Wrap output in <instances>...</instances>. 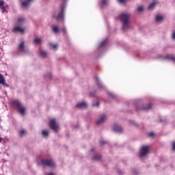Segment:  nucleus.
<instances>
[{"label":"nucleus","instance_id":"f8f14e48","mask_svg":"<svg viewBox=\"0 0 175 175\" xmlns=\"http://www.w3.org/2000/svg\"><path fill=\"white\" fill-rule=\"evenodd\" d=\"M8 9H9V6L5 4V1H1V13L8 14Z\"/></svg>","mask_w":175,"mask_h":175},{"label":"nucleus","instance_id":"f257e3e1","mask_svg":"<svg viewBox=\"0 0 175 175\" xmlns=\"http://www.w3.org/2000/svg\"><path fill=\"white\" fill-rule=\"evenodd\" d=\"M129 17H131V14L129 13L124 12L120 15V19L122 23L123 31H128V29L131 28V25H129Z\"/></svg>","mask_w":175,"mask_h":175},{"label":"nucleus","instance_id":"c85d7f7f","mask_svg":"<svg viewBox=\"0 0 175 175\" xmlns=\"http://www.w3.org/2000/svg\"><path fill=\"white\" fill-rule=\"evenodd\" d=\"M106 43H107V40H103L100 44H99V46L100 47H103V46H105V44H106Z\"/></svg>","mask_w":175,"mask_h":175},{"label":"nucleus","instance_id":"7c9ffc66","mask_svg":"<svg viewBox=\"0 0 175 175\" xmlns=\"http://www.w3.org/2000/svg\"><path fill=\"white\" fill-rule=\"evenodd\" d=\"M92 106H93L94 107H99V102L97 101V102L93 103V104H92Z\"/></svg>","mask_w":175,"mask_h":175},{"label":"nucleus","instance_id":"4468645a","mask_svg":"<svg viewBox=\"0 0 175 175\" xmlns=\"http://www.w3.org/2000/svg\"><path fill=\"white\" fill-rule=\"evenodd\" d=\"M88 106V104H87V102L85 101H81L77 104L76 107L77 109H85Z\"/></svg>","mask_w":175,"mask_h":175},{"label":"nucleus","instance_id":"79ce46f5","mask_svg":"<svg viewBox=\"0 0 175 175\" xmlns=\"http://www.w3.org/2000/svg\"><path fill=\"white\" fill-rule=\"evenodd\" d=\"M5 92V94H6V92Z\"/></svg>","mask_w":175,"mask_h":175},{"label":"nucleus","instance_id":"a878e982","mask_svg":"<svg viewBox=\"0 0 175 175\" xmlns=\"http://www.w3.org/2000/svg\"><path fill=\"white\" fill-rule=\"evenodd\" d=\"M163 59H170V61H173V62L175 63V57H174L167 55L165 57H164Z\"/></svg>","mask_w":175,"mask_h":175},{"label":"nucleus","instance_id":"f3484780","mask_svg":"<svg viewBox=\"0 0 175 175\" xmlns=\"http://www.w3.org/2000/svg\"><path fill=\"white\" fill-rule=\"evenodd\" d=\"M96 80L97 81V85L99 90H103V88H105V85H103V84L100 81V79H99V77H96Z\"/></svg>","mask_w":175,"mask_h":175},{"label":"nucleus","instance_id":"c756f323","mask_svg":"<svg viewBox=\"0 0 175 175\" xmlns=\"http://www.w3.org/2000/svg\"><path fill=\"white\" fill-rule=\"evenodd\" d=\"M45 77L46 79H49V80H51V77H52L51 73H50V72L46 73L45 75Z\"/></svg>","mask_w":175,"mask_h":175},{"label":"nucleus","instance_id":"1a4fd4ad","mask_svg":"<svg viewBox=\"0 0 175 175\" xmlns=\"http://www.w3.org/2000/svg\"><path fill=\"white\" fill-rule=\"evenodd\" d=\"M49 126L51 129L54 131V132H58L59 131V126L58 125V122L55 119H51L49 122Z\"/></svg>","mask_w":175,"mask_h":175},{"label":"nucleus","instance_id":"f704fd0d","mask_svg":"<svg viewBox=\"0 0 175 175\" xmlns=\"http://www.w3.org/2000/svg\"><path fill=\"white\" fill-rule=\"evenodd\" d=\"M62 31L64 35H66V29L65 27H63V29H62Z\"/></svg>","mask_w":175,"mask_h":175},{"label":"nucleus","instance_id":"ddd939ff","mask_svg":"<svg viewBox=\"0 0 175 175\" xmlns=\"http://www.w3.org/2000/svg\"><path fill=\"white\" fill-rule=\"evenodd\" d=\"M23 8H28L30 3L34 2L35 0H20Z\"/></svg>","mask_w":175,"mask_h":175},{"label":"nucleus","instance_id":"0eeeda50","mask_svg":"<svg viewBox=\"0 0 175 175\" xmlns=\"http://www.w3.org/2000/svg\"><path fill=\"white\" fill-rule=\"evenodd\" d=\"M150 152V146H142L139 150V158H146Z\"/></svg>","mask_w":175,"mask_h":175},{"label":"nucleus","instance_id":"ea45409f","mask_svg":"<svg viewBox=\"0 0 175 175\" xmlns=\"http://www.w3.org/2000/svg\"><path fill=\"white\" fill-rule=\"evenodd\" d=\"M75 129L79 128V125L75 126Z\"/></svg>","mask_w":175,"mask_h":175},{"label":"nucleus","instance_id":"58836bf2","mask_svg":"<svg viewBox=\"0 0 175 175\" xmlns=\"http://www.w3.org/2000/svg\"><path fill=\"white\" fill-rule=\"evenodd\" d=\"M90 151H95V148H92Z\"/></svg>","mask_w":175,"mask_h":175},{"label":"nucleus","instance_id":"4be33fe9","mask_svg":"<svg viewBox=\"0 0 175 175\" xmlns=\"http://www.w3.org/2000/svg\"><path fill=\"white\" fill-rule=\"evenodd\" d=\"M102 159V156L100 154H96L92 158L93 161H95V162H98V161H100Z\"/></svg>","mask_w":175,"mask_h":175},{"label":"nucleus","instance_id":"cd10ccee","mask_svg":"<svg viewBox=\"0 0 175 175\" xmlns=\"http://www.w3.org/2000/svg\"><path fill=\"white\" fill-rule=\"evenodd\" d=\"M49 46H51L52 47V49H53L54 50H57V49H58V44H57L51 43V44H49Z\"/></svg>","mask_w":175,"mask_h":175},{"label":"nucleus","instance_id":"a19ab883","mask_svg":"<svg viewBox=\"0 0 175 175\" xmlns=\"http://www.w3.org/2000/svg\"><path fill=\"white\" fill-rule=\"evenodd\" d=\"M0 143H1V138H0Z\"/></svg>","mask_w":175,"mask_h":175},{"label":"nucleus","instance_id":"473e14b6","mask_svg":"<svg viewBox=\"0 0 175 175\" xmlns=\"http://www.w3.org/2000/svg\"><path fill=\"white\" fill-rule=\"evenodd\" d=\"M172 39L173 40H175V30L173 31V33L172 34Z\"/></svg>","mask_w":175,"mask_h":175},{"label":"nucleus","instance_id":"7ed1b4c3","mask_svg":"<svg viewBox=\"0 0 175 175\" xmlns=\"http://www.w3.org/2000/svg\"><path fill=\"white\" fill-rule=\"evenodd\" d=\"M65 9H66V0H61L60 12L57 16L53 15V18H55V20L57 21L62 20V21H64V14L65 13Z\"/></svg>","mask_w":175,"mask_h":175},{"label":"nucleus","instance_id":"c9c22d12","mask_svg":"<svg viewBox=\"0 0 175 175\" xmlns=\"http://www.w3.org/2000/svg\"><path fill=\"white\" fill-rule=\"evenodd\" d=\"M120 3H124L126 0H118Z\"/></svg>","mask_w":175,"mask_h":175},{"label":"nucleus","instance_id":"2f4dec72","mask_svg":"<svg viewBox=\"0 0 175 175\" xmlns=\"http://www.w3.org/2000/svg\"><path fill=\"white\" fill-rule=\"evenodd\" d=\"M109 96H110L111 98H116V94H113V93H109L108 94Z\"/></svg>","mask_w":175,"mask_h":175},{"label":"nucleus","instance_id":"f03ea898","mask_svg":"<svg viewBox=\"0 0 175 175\" xmlns=\"http://www.w3.org/2000/svg\"><path fill=\"white\" fill-rule=\"evenodd\" d=\"M25 23V18L23 17L18 18V21L15 24V27L13 29L14 32H20V33H25L27 28L23 27V24Z\"/></svg>","mask_w":175,"mask_h":175},{"label":"nucleus","instance_id":"5701e85b","mask_svg":"<svg viewBox=\"0 0 175 175\" xmlns=\"http://www.w3.org/2000/svg\"><path fill=\"white\" fill-rule=\"evenodd\" d=\"M49 130H43L42 131V135L43 136V137H49Z\"/></svg>","mask_w":175,"mask_h":175},{"label":"nucleus","instance_id":"72a5a7b5","mask_svg":"<svg viewBox=\"0 0 175 175\" xmlns=\"http://www.w3.org/2000/svg\"><path fill=\"white\" fill-rule=\"evenodd\" d=\"M155 133L154 132H150L148 133V136H150V137H152V136H154Z\"/></svg>","mask_w":175,"mask_h":175},{"label":"nucleus","instance_id":"aec40b11","mask_svg":"<svg viewBox=\"0 0 175 175\" xmlns=\"http://www.w3.org/2000/svg\"><path fill=\"white\" fill-rule=\"evenodd\" d=\"M163 15H157L155 17V20L157 23H161L163 21Z\"/></svg>","mask_w":175,"mask_h":175},{"label":"nucleus","instance_id":"e433bc0d","mask_svg":"<svg viewBox=\"0 0 175 175\" xmlns=\"http://www.w3.org/2000/svg\"><path fill=\"white\" fill-rule=\"evenodd\" d=\"M172 150H175V142H172Z\"/></svg>","mask_w":175,"mask_h":175},{"label":"nucleus","instance_id":"bb28decb","mask_svg":"<svg viewBox=\"0 0 175 175\" xmlns=\"http://www.w3.org/2000/svg\"><path fill=\"white\" fill-rule=\"evenodd\" d=\"M53 31L55 33H58V32H59V28L58 27V26H54L53 27Z\"/></svg>","mask_w":175,"mask_h":175},{"label":"nucleus","instance_id":"9d476101","mask_svg":"<svg viewBox=\"0 0 175 175\" xmlns=\"http://www.w3.org/2000/svg\"><path fill=\"white\" fill-rule=\"evenodd\" d=\"M106 121H107V116L105 114L100 115L96 121V125H103Z\"/></svg>","mask_w":175,"mask_h":175},{"label":"nucleus","instance_id":"39448f33","mask_svg":"<svg viewBox=\"0 0 175 175\" xmlns=\"http://www.w3.org/2000/svg\"><path fill=\"white\" fill-rule=\"evenodd\" d=\"M137 110H150L152 108V104H149L144 106L140 103V100H135L134 101Z\"/></svg>","mask_w":175,"mask_h":175},{"label":"nucleus","instance_id":"6ab92c4d","mask_svg":"<svg viewBox=\"0 0 175 175\" xmlns=\"http://www.w3.org/2000/svg\"><path fill=\"white\" fill-rule=\"evenodd\" d=\"M109 5V0H102L100 3V7L103 8Z\"/></svg>","mask_w":175,"mask_h":175},{"label":"nucleus","instance_id":"20e7f679","mask_svg":"<svg viewBox=\"0 0 175 175\" xmlns=\"http://www.w3.org/2000/svg\"><path fill=\"white\" fill-rule=\"evenodd\" d=\"M18 51H19L21 54H23V55H29V54H31V51L28 49L25 41H21L18 44Z\"/></svg>","mask_w":175,"mask_h":175},{"label":"nucleus","instance_id":"412c9836","mask_svg":"<svg viewBox=\"0 0 175 175\" xmlns=\"http://www.w3.org/2000/svg\"><path fill=\"white\" fill-rule=\"evenodd\" d=\"M1 85H3V87H9V85L6 83V81L5 80V77H3L2 75H1Z\"/></svg>","mask_w":175,"mask_h":175},{"label":"nucleus","instance_id":"4c0bfd02","mask_svg":"<svg viewBox=\"0 0 175 175\" xmlns=\"http://www.w3.org/2000/svg\"><path fill=\"white\" fill-rule=\"evenodd\" d=\"M103 144H106V142H105V141H101V142H100V145H101V146H103Z\"/></svg>","mask_w":175,"mask_h":175},{"label":"nucleus","instance_id":"2eb2a0df","mask_svg":"<svg viewBox=\"0 0 175 175\" xmlns=\"http://www.w3.org/2000/svg\"><path fill=\"white\" fill-rule=\"evenodd\" d=\"M113 131L117 132L118 133H122L124 132V129L119 124H115L113 126Z\"/></svg>","mask_w":175,"mask_h":175},{"label":"nucleus","instance_id":"9b49d317","mask_svg":"<svg viewBox=\"0 0 175 175\" xmlns=\"http://www.w3.org/2000/svg\"><path fill=\"white\" fill-rule=\"evenodd\" d=\"M38 55L41 58H47V57H49V53H47L46 50L40 48L38 49Z\"/></svg>","mask_w":175,"mask_h":175},{"label":"nucleus","instance_id":"dca6fc26","mask_svg":"<svg viewBox=\"0 0 175 175\" xmlns=\"http://www.w3.org/2000/svg\"><path fill=\"white\" fill-rule=\"evenodd\" d=\"M144 12V7L143 5H138L135 9V13L142 14Z\"/></svg>","mask_w":175,"mask_h":175},{"label":"nucleus","instance_id":"423d86ee","mask_svg":"<svg viewBox=\"0 0 175 175\" xmlns=\"http://www.w3.org/2000/svg\"><path fill=\"white\" fill-rule=\"evenodd\" d=\"M12 105L13 106L16 107V109H18L21 116H24V114H25L26 109L25 107H23V104H21L19 100H14L12 102Z\"/></svg>","mask_w":175,"mask_h":175},{"label":"nucleus","instance_id":"b1692460","mask_svg":"<svg viewBox=\"0 0 175 175\" xmlns=\"http://www.w3.org/2000/svg\"><path fill=\"white\" fill-rule=\"evenodd\" d=\"M27 135V131L23 129L19 131L20 137H23V136H25Z\"/></svg>","mask_w":175,"mask_h":175},{"label":"nucleus","instance_id":"6e6552de","mask_svg":"<svg viewBox=\"0 0 175 175\" xmlns=\"http://www.w3.org/2000/svg\"><path fill=\"white\" fill-rule=\"evenodd\" d=\"M42 166H48L49 167H55V162L51 159H44L40 162Z\"/></svg>","mask_w":175,"mask_h":175},{"label":"nucleus","instance_id":"393cba45","mask_svg":"<svg viewBox=\"0 0 175 175\" xmlns=\"http://www.w3.org/2000/svg\"><path fill=\"white\" fill-rule=\"evenodd\" d=\"M33 42L35 44H40L42 43V38H36L34 39Z\"/></svg>","mask_w":175,"mask_h":175},{"label":"nucleus","instance_id":"a211bd4d","mask_svg":"<svg viewBox=\"0 0 175 175\" xmlns=\"http://www.w3.org/2000/svg\"><path fill=\"white\" fill-rule=\"evenodd\" d=\"M158 5V1H154L152 3H150L148 8V10H154L155 9V7Z\"/></svg>","mask_w":175,"mask_h":175}]
</instances>
